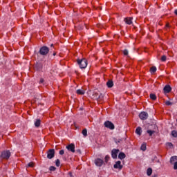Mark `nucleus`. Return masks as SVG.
<instances>
[{
    "mask_svg": "<svg viewBox=\"0 0 177 177\" xmlns=\"http://www.w3.org/2000/svg\"><path fill=\"white\" fill-rule=\"evenodd\" d=\"M175 15L177 16V9L174 11Z\"/></svg>",
    "mask_w": 177,
    "mask_h": 177,
    "instance_id": "obj_42",
    "label": "nucleus"
},
{
    "mask_svg": "<svg viewBox=\"0 0 177 177\" xmlns=\"http://www.w3.org/2000/svg\"><path fill=\"white\" fill-rule=\"evenodd\" d=\"M113 168H115V169H119V171H121V169H122V165H121V161L118 160L115 162L113 165Z\"/></svg>",
    "mask_w": 177,
    "mask_h": 177,
    "instance_id": "obj_7",
    "label": "nucleus"
},
{
    "mask_svg": "<svg viewBox=\"0 0 177 177\" xmlns=\"http://www.w3.org/2000/svg\"><path fill=\"white\" fill-rule=\"evenodd\" d=\"M39 53L41 56H46V54L49 53V48L45 46H42L39 49Z\"/></svg>",
    "mask_w": 177,
    "mask_h": 177,
    "instance_id": "obj_3",
    "label": "nucleus"
},
{
    "mask_svg": "<svg viewBox=\"0 0 177 177\" xmlns=\"http://www.w3.org/2000/svg\"><path fill=\"white\" fill-rule=\"evenodd\" d=\"M11 154L9 150L3 151L0 155V161H2V160H9Z\"/></svg>",
    "mask_w": 177,
    "mask_h": 177,
    "instance_id": "obj_1",
    "label": "nucleus"
},
{
    "mask_svg": "<svg viewBox=\"0 0 177 177\" xmlns=\"http://www.w3.org/2000/svg\"><path fill=\"white\" fill-rule=\"evenodd\" d=\"M166 145L170 149H174V144L172 142H167Z\"/></svg>",
    "mask_w": 177,
    "mask_h": 177,
    "instance_id": "obj_28",
    "label": "nucleus"
},
{
    "mask_svg": "<svg viewBox=\"0 0 177 177\" xmlns=\"http://www.w3.org/2000/svg\"><path fill=\"white\" fill-rule=\"evenodd\" d=\"M104 125L105 127V128H108L109 129L113 130L115 128V127L114 126V124H113V122H110V121H106L104 123Z\"/></svg>",
    "mask_w": 177,
    "mask_h": 177,
    "instance_id": "obj_4",
    "label": "nucleus"
},
{
    "mask_svg": "<svg viewBox=\"0 0 177 177\" xmlns=\"http://www.w3.org/2000/svg\"><path fill=\"white\" fill-rule=\"evenodd\" d=\"M109 159H110V156H109V155H106L105 156V162H107Z\"/></svg>",
    "mask_w": 177,
    "mask_h": 177,
    "instance_id": "obj_33",
    "label": "nucleus"
},
{
    "mask_svg": "<svg viewBox=\"0 0 177 177\" xmlns=\"http://www.w3.org/2000/svg\"><path fill=\"white\" fill-rule=\"evenodd\" d=\"M156 71H157V68L156 66L151 67V68H150L151 74H154V73H156Z\"/></svg>",
    "mask_w": 177,
    "mask_h": 177,
    "instance_id": "obj_21",
    "label": "nucleus"
},
{
    "mask_svg": "<svg viewBox=\"0 0 177 177\" xmlns=\"http://www.w3.org/2000/svg\"><path fill=\"white\" fill-rule=\"evenodd\" d=\"M125 157H127V156L125 155L124 153L123 152H120L118 155V158L120 160H124V158H125Z\"/></svg>",
    "mask_w": 177,
    "mask_h": 177,
    "instance_id": "obj_18",
    "label": "nucleus"
},
{
    "mask_svg": "<svg viewBox=\"0 0 177 177\" xmlns=\"http://www.w3.org/2000/svg\"><path fill=\"white\" fill-rule=\"evenodd\" d=\"M149 97L150 99H151V100H156L157 99V96L156 95V94L153 93H151L149 95Z\"/></svg>",
    "mask_w": 177,
    "mask_h": 177,
    "instance_id": "obj_22",
    "label": "nucleus"
},
{
    "mask_svg": "<svg viewBox=\"0 0 177 177\" xmlns=\"http://www.w3.org/2000/svg\"><path fill=\"white\" fill-rule=\"evenodd\" d=\"M103 160L100 159V158H97L95 160V165H97V167H102L103 165Z\"/></svg>",
    "mask_w": 177,
    "mask_h": 177,
    "instance_id": "obj_10",
    "label": "nucleus"
},
{
    "mask_svg": "<svg viewBox=\"0 0 177 177\" xmlns=\"http://www.w3.org/2000/svg\"><path fill=\"white\" fill-rule=\"evenodd\" d=\"M123 54L124 55V56H128V50H124Z\"/></svg>",
    "mask_w": 177,
    "mask_h": 177,
    "instance_id": "obj_34",
    "label": "nucleus"
},
{
    "mask_svg": "<svg viewBox=\"0 0 177 177\" xmlns=\"http://www.w3.org/2000/svg\"><path fill=\"white\" fill-rule=\"evenodd\" d=\"M114 142L116 143V145H118V143H124L125 142V138H122V139H118L114 138Z\"/></svg>",
    "mask_w": 177,
    "mask_h": 177,
    "instance_id": "obj_15",
    "label": "nucleus"
},
{
    "mask_svg": "<svg viewBox=\"0 0 177 177\" xmlns=\"http://www.w3.org/2000/svg\"><path fill=\"white\" fill-rule=\"evenodd\" d=\"M139 117L140 120L145 121V120L149 118V113H147V112H141L139 115Z\"/></svg>",
    "mask_w": 177,
    "mask_h": 177,
    "instance_id": "obj_8",
    "label": "nucleus"
},
{
    "mask_svg": "<svg viewBox=\"0 0 177 177\" xmlns=\"http://www.w3.org/2000/svg\"><path fill=\"white\" fill-rule=\"evenodd\" d=\"M147 133H149V136H153V133H156V131L153 130H147Z\"/></svg>",
    "mask_w": 177,
    "mask_h": 177,
    "instance_id": "obj_26",
    "label": "nucleus"
},
{
    "mask_svg": "<svg viewBox=\"0 0 177 177\" xmlns=\"http://www.w3.org/2000/svg\"><path fill=\"white\" fill-rule=\"evenodd\" d=\"M50 171H56V168L54 166L50 167Z\"/></svg>",
    "mask_w": 177,
    "mask_h": 177,
    "instance_id": "obj_35",
    "label": "nucleus"
},
{
    "mask_svg": "<svg viewBox=\"0 0 177 177\" xmlns=\"http://www.w3.org/2000/svg\"><path fill=\"white\" fill-rule=\"evenodd\" d=\"M106 86H108V88H113V86H114V82H113V80H109L106 82Z\"/></svg>",
    "mask_w": 177,
    "mask_h": 177,
    "instance_id": "obj_16",
    "label": "nucleus"
},
{
    "mask_svg": "<svg viewBox=\"0 0 177 177\" xmlns=\"http://www.w3.org/2000/svg\"><path fill=\"white\" fill-rule=\"evenodd\" d=\"M93 99H95L97 100H99V98L100 97V96H99V93L97 92H94L93 94Z\"/></svg>",
    "mask_w": 177,
    "mask_h": 177,
    "instance_id": "obj_20",
    "label": "nucleus"
},
{
    "mask_svg": "<svg viewBox=\"0 0 177 177\" xmlns=\"http://www.w3.org/2000/svg\"><path fill=\"white\" fill-rule=\"evenodd\" d=\"M98 96H100L99 100H102V98L103 97V94L100 93Z\"/></svg>",
    "mask_w": 177,
    "mask_h": 177,
    "instance_id": "obj_39",
    "label": "nucleus"
},
{
    "mask_svg": "<svg viewBox=\"0 0 177 177\" xmlns=\"http://www.w3.org/2000/svg\"><path fill=\"white\" fill-rule=\"evenodd\" d=\"M28 167H34V163H32V162L28 163Z\"/></svg>",
    "mask_w": 177,
    "mask_h": 177,
    "instance_id": "obj_36",
    "label": "nucleus"
},
{
    "mask_svg": "<svg viewBox=\"0 0 177 177\" xmlns=\"http://www.w3.org/2000/svg\"><path fill=\"white\" fill-rule=\"evenodd\" d=\"M76 93L77 95H85V89H84L83 88L77 89L76 91Z\"/></svg>",
    "mask_w": 177,
    "mask_h": 177,
    "instance_id": "obj_14",
    "label": "nucleus"
},
{
    "mask_svg": "<svg viewBox=\"0 0 177 177\" xmlns=\"http://www.w3.org/2000/svg\"><path fill=\"white\" fill-rule=\"evenodd\" d=\"M161 60L162 62H165V60H167V56L162 55L161 57Z\"/></svg>",
    "mask_w": 177,
    "mask_h": 177,
    "instance_id": "obj_32",
    "label": "nucleus"
},
{
    "mask_svg": "<svg viewBox=\"0 0 177 177\" xmlns=\"http://www.w3.org/2000/svg\"><path fill=\"white\" fill-rule=\"evenodd\" d=\"M53 55V56H56V53H54Z\"/></svg>",
    "mask_w": 177,
    "mask_h": 177,
    "instance_id": "obj_43",
    "label": "nucleus"
},
{
    "mask_svg": "<svg viewBox=\"0 0 177 177\" xmlns=\"http://www.w3.org/2000/svg\"><path fill=\"white\" fill-rule=\"evenodd\" d=\"M82 135L86 138V136H88V130H86V129H83L82 131Z\"/></svg>",
    "mask_w": 177,
    "mask_h": 177,
    "instance_id": "obj_25",
    "label": "nucleus"
},
{
    "mask_svg": "<svg viewBox=\"0 0 177 177\" xmlns=\"http://www.w3.org/2000/svg\"><path fill=\"white\" fill-rule=\"evenodd\" d=\"M35 127H37V128H38V127L41 125V120L39 119L37 120L36 122H35Z\"/></svg>",
    "mask_w": 177,
    "mask_h": 177,
    "instance_id": "obj_24",
    "label": "nucleus"
},
{
    "mask_svg": "<svg viewBox=\"0 0 177 177\" xmlns=\"http://www.w3.org/2000/svg\"><path fill=\"white\" fill-rule=\"evenodd\" d=\"M66 149L68 151H71V153H75V145L74 144L67 145Z\"/></svg>",
    "mask_w": 177,
    "mask_h": 177,
    "instance_id": "obj_6",
    "label": "nucleus"
},
{
    "mask_svg": "<svg viewBox=\"0 0 177 177\" xmlns=\"http://www.w3.org/2000/svg\"><path fill=\"white\" fill-rule=\"evenodd\" d=\"M174 164V169H177V162H175Z\"/></svg>",
    "mask_w": 177,
    "mask_h": 177,
    "instance_id": "obj_38",
    "label": "nucleus"
},
{
    "mask_svg": "<svg viewBox=\"0 0 177 177\" xmlns=\"http://www.w3.org/2000/svg\"><path fill=\"white\" fill-rule=\"evenodd\" d=\"M59 154H60L61 156H63V154H64V150H63V149L60 150V151H59Z\"/></svg>",
    "mask_w": 177,
    "mask_h": 177,
    "instance_id": "obj_37",
    "label": "nucleus"
},
{
    "mask_svg": "<svg viewBox=\"0 0 177 177\" xmlns=\"http://www.w3.org/2000/svg\"><path fill=\"white\" fill-rule=\"evenodd\" d=\"M118 153H120V149H113L111 151L112 158H117V156H118Z\"/></svg>",
    "mask_w": 177,
    "mask_h": 177,
    "instance_id": "obj_9",
    "label": "nucleus"
},
{
    "mask_svg": "<svg viewBox=\"0 0 177 177\" xmlns=\"http://www.w3.org/2000/svg\"><path fill=\"white\" fill-rule=\"evenodd\" d=\"M35 69L37 70V71H41L42 70V64L41 63H36L35 65Z\"/></svg>",
    "mask_w": 177,
    "mask_h": 177,
    "instance_id": "obj_12",
    "label": "nucleus"
},
{
    "mask_svg": "<svg viewBox=\"0 0 177 177\" xmlns=\"http://www.w3.org/2000/svg\"><path fill=\"white\" fill-rule=\"evenodd\" d=\"M151 174H153V169H151V168H148L147 170V175H148V176H150Z\"/></svg>",
    "mask_w": 177,
    "mask_h": 177,
    "instance_id": "obj_23",
    "label": "nucleus"
},
{
    "mask_svg": "<svg viewBox=\"0 0 177 177\" xmlns=\"http://www.w3.org/2000/svg\"><path fill=\"white\" fill-rule=\"evenodd\" d=\"M164 93H169V92H171V91H172V88H171V86L169 85H166L164 88Z\"/></svg>",
    "mask_w": 177,
    "mask_h": 177,
    "instance_id": "obj_11",
    "label": "nucleus"
},
{
    "mask_svg": "<svg viewBox=\"0 0 177 177\" xmlns=\"http://www.w3.org/2000/svg\"><path fill=\"white\" fill-rule=\"evenodd\" d=\"M77 64L80 68H86V66H88V61H86V59L85 58L77 59Z\"/></svg>",
    "mask_w": 177,
    "mask_h": 177,
    "instance_id": "obj_2",
    "label": "nucleus"
},
{
    "mask_svg": "<svg viewBox=\"0 0 177 177\" xmlns=\"http://www.w3.org/2000/svg\"><path fill=\"white\" fill-rule=\"evenodd\" d=\"M53 157H55V149H49L47 151V158H48V160H52Z\"/></svg>",
    "mask_w": 177,
    "mask_h": 177,
    "instance_id": "obj_5",
    "label": "nucleus"
},
{
    "mask_svg": "<svg viewBox=\"0 0 177 177\" xmlns=\"http://www.w3.org/2000/svg\"><path fill=\"white\" fill-rule=\"evenodd\" d=\"M136 133H137V135H139V136H140V135H142V127H137V129H136Z\"/></svg>",
    "mask_w": 177,
    "mask_h": 177,
    "instance_id": "obj_17",
    "label": "nucleus"
},
{
    "mask_svg": "<svg viewBox=\"0 0 177 177\" xmlns=\"http://www.w3.org/2000/svg\"><path fill=\"white\" fill-rule=\"evenodd\" d=\"M76 153H78L79 154H81V149H77Z\"/></svg>",
    "mask_w": 177,
    "mask_h": 177,
    "instance_id": "obj_41",
    "label": "nucleus"
},
{
    "mask_svg": "<svg viewBox=\"0 0 177 177\" xmlns=\"http://www.w3.org/2000/svg\"><path fill=\"white\" fill-rule=\"evenodd\" d=\"M44 79L41 78L39 80V84H44Z\"/></svg>",
    "mask_w": 177,
    "mask_h": 177,
    "instance_id": "obj_40",
    "label": "nucleus"
},
{
    "mask_svg": "<svg viewBox=\"0 0 177 177\" xmlns=\"http://www.w3.org/2000/svg\"><path fill=\"white\" fill-rule=\"evenodd\" d=\"M171 136H173V138H177V131L173 130L171 131Z\"/></svg>",
    "mask_w": 177,
    "mask_h": 177,
    "instance_id": "obj_27",
    "label": "nucleus"
},
{
    "mask_svg": "<svg viewBox=\"0 0 177 177\" xmlns=\"http://www.w3.org/2000/svg\"><path fill=\"white\" fill-rule=\"evenodd\" d=\"M175 162H177V156H172L170 158V163L175 164Z\"/></svg>",
    "mask_w": 177,
    "mask_h": 177,
    "instance_id": "obj_19",
    "label": "nucleus"
},
{
    "mask_svg": "<svg viewBox=\"0 0 177 177\" xmlns=\"http://www.w3.org/2000/svg\"><path fill=\"white\" fill-rule=\"evenodd\" d=\"M165 104L166 106H172V102H171L170 101H166Z\"/></svg>",
    "mask_w": 177,
    "mask_h": 177,
    "instance_id": "obj_31",
    "label": "nucleus"
},
{
    "mask_svg": "<svg viewBox=\"0 0 177 177\" xmlns=\"http://www.w3.org/2000/svg\"><path fill=\"white\" fill-rule=\"evenodd\" d=\"M56 167H60V160L57 159L55 161Z\"/></svg>",
    "mask_w": 177,
    "mask_h": 177,
    "instance_id": "obj_30",
    "label": "nucleus"
},
{
    "mask_svg": "<svg viewBox=\"0 0 177 177\" xmlns=\"http://www.w3.org/2000/svg\"><path fill=\"white\" fill-rule=\"evenodd\" d=\"M50 46H51V47L53 46V44H52L50 45Z\"/></svg>",
    "mask_w": 177,
    "mask_h": 177,
    "instance_id": "obj_44",
    "label": "nucleus"
},
{
    "mask_svg": "<svg viewBox=\"0 0 177 177\" xmlns=\"http://www.w3.org/2000/svg\"><path fill=\"white\" fill-rule=\"evenodd\" d=\"M132 17H127L124 19V21H125V24H129V25H131L132 24Z\"/></svg>",
    "mask_w": 177,
    "mask_h": 177,
    "instance_id": "obj_13",
    "label": "nucleus"
},
{
    "mask_svg": "<svg viewBox=\"0 0 177 177\" xmlns=\"http://www.w3.org/2000/svg\"><path fill=\"white\" fill-rule=\"evenodd\" d=\"M141 150H142V151H146V144H142L141 145Z\"/></svg>",
    "mask_w": 177,
    "mask_h": 177,
    "instance_id": "obj_29",
    "label": "nucleus"
}]
</instances>
